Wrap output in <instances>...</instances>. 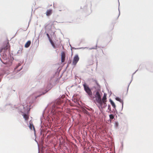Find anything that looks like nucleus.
<instances>
[{
    "label": "nucleus",
    "instance_id": "obj_13",
    "mask_svg": "<svg viewBox=\"0 0 153 153\" xmlns=\"http://www.w3.org/2000/svg\"><path fill=\"white\" fill-rule=\"evenodd\" d=\"M51 43V44L52 45V46L53 47V48H56V46L55 45V44L54 43V42H53V41H52V39H51L50 40H49Z\"/></svg>",
    "mask_w": 153,
    "mask_h": 153
},
{
    "label": "nucleus",
    "instance_id": "obj_2",
    "mask_svg": "<svg viewBox=\"0 0 153 153\" xmlns=\"http://www.w3.org/2000/svg\"><path fill=\"white\" fill-rule=\"evenodd\" d=\"M10 49V47L8 42L7 43L4 44L1 48L0 49V52H5L8 50L9 51Z\"/></svg>",
    "mask_w": 153,
    "mask_h": 153
},
{
    "label": "nucleus",
    "instance_id": "obj_7",
    "mask_svg": "<svg viewBox=\"0 0 153 153\" xmlns=\"http://www.w3.org/2000/svg\"><path fill=\"white\" fill-rule=\"evenodd\" d=\"M93 57H92L91 58L89 59L88 61V64L89 65H91L93 64L94 61L92 59Z\"/></svg>",
    "mask_w": 153,
    "mask_h": 153
},
{
    "label": "nucleus",
    "instance_id": "obj_3",
    "mask_svg": "<svg viewBox=\"0 0 153 153\" xmlns=\"http://www.w3.org/2000/svg\"><path fill=\"white\" fill-rule=\"evenodd\" d=\"M5 55H3L2 56V58L4 59V61H2V62L4 64H7L8 66H10L11 65L12 63V62L11 60L10 59H7L5 57Z\"/></svg>",
    "mask_w": 153,
    "mask_h": 153
},
{
    "label": "nucleus",
    "instance_id": "obj_9",
    "mask_svg": "<svg viewBox=\"0 0 153 153\" xmlns=\"http://www.w3.org/2000/svg\"><path fill=\"white\" fill-rule=\"evenodd\" d=\"M31 44V41H28L25 44V47L26 48H28Z\"/></svg>",
    "mask_w": 153,
    "mask_h": 153
},
{
    "label": "nucleus",
    "instance_id": "obj_5",
    "mask_svg": "<svg viewBox=\"0 0 153 153\" xmlns=\"http://www.w3.org/2000/svg\"><path fill=\"white\" fill-rule=\"evenodd\" d=\"M79 58L78 56L77 55H75L73 59L72 62L73 64L74 65H75L79 61Z\"/></svg>",
    "mask_w": 153,
    "mask_h": 153
},
{
    "label": "nucleus",
    "instance_id": "obj_6",
    "mask_svg": "<svg viewBox=\"0 0 153 153\" xmlns=\"http://www.w3.org/2000/svg\"><path fill=\"white\" fill-rule=\"evenodd\" d=\"M65 53L62 51L61 53V59L62 62H65Z\"/></svg>",
    "mask_w": 153,
    "mask_h": 153
},
{
    "label": "nucleus",
    "instance_id": "obj_16",
    "mask_svg": "<svg viewBox=\"0 0 153 153\" xmlns=\"http://www.w3.org/2000/svg\"><path fill=\"white\" fill-rule=\"evenodd\" d=\"M46 35H47V37H48V39H49V40H50L51 39L50 38V36H49V34L48 33H47Z\"/></svg>",
    "mask_w": 153,
    "mask_h": 153
},
{
    "label": "nucleus",
    "instance_id": "obj_18",
    "mask_svg": "<svg viewBox=\"0 0 153 153\" xmlns=\"http://www.w3.org/2000/svg\"><path fill=\"white\" fill-rule=\"evenodd\" d=\"M108 109H110V110L111 109L110 106L109 105H108Z\"/></svg>",
    "mask_w": 153,
    "mask_h": 153
},
{
    "label": "nucleus",
    "instance_id": "obj_17",
    "mask_svg": "<svg viewBox=\"0 0 153 153\" xmlns=\"http://www.w3.org/2000/svg\"><path fill=\"white\" fill-rule=\"evenodd\" d=\"M20 64H19V65H18V66H16V67L15 69H17V68H18V66H20Z\"/></svg>",
    "mask_w": 153,
    "mask_h": 153
},
{
    "label": "nucleus",
    "instance_id": "obj_12",
    "mask_svg": "<svg viewBox=\"0 0 153 153\" xmlns=\"http://www.w3.org/2000/svg\"><path fill=\"white\" fill-rule=\"evenodd\" d=\"M110 101L111 102V104L112 106L114 108H115L116 107V105L114 103V102L112 101L111 100H110Z\"/></svg>",
    "mask_w": 153,
    "mask_h": 153
},
{
    "label": "nucleus",
    "instance_id": "obj_14",
    "mask_svg": "<svg viewBox=\"0 0 153 153\" xmlns=\"http://www.w3.org/2000/svg\"><path fill=\"white\" fill-rule=\"evenodd\" d=\"M29 127L31 129H32V128H33V129L34 130H35V128H34V126H33V125L32 124H31V123H30V125H29Z\"/></svg>",
    "mask_w": 153,
    "mask_h": 153
},
{
    "label": "nucleus",
    "instance_id": "obj_11",
    "mask_svg": "<svg viewBox=\"0 0 153 153\" xmlns=\"http://www.w3.org/2000/svg\"><path fill=\"white\" fill-rule=\"evenodd\" d=\"M116 100L117 101H118L122 103V105H123V100H121V99H120V98H119L118 97H116Z\"/></svg>",
    "mask_w": 153,
    "mask_h": 153
},
{
    "label": "nucleus",
    "instance_id": "obj_1",
    "mask_svg": "<svg viewBox=\"0 0 153 153\" xmlns=\"http://www.w3.org/2000/svg\"><path fill=\"white\" fill-rule=\"evenodd\" d=\"M95 100H94V102L99 107H102L103 104L105 105V107L106 106V94L105 93L104 94L103 97L102 99H101V96L98 91H97L95 95Z\"/></svg>",
    "mask_w": 153,
    "mask_h": 153
},
{
    "label": "nucleus",
    "instance_id": "obj_15",
    "mask_svg": "<svg viewBox=\"0 0 153 153\" xmlns=\"http://www.w3.org/2000/svg\"><path fill=\"white\" fill-rule=\"evenodd\" d=\"M109 117L110 120H112L114 118V115L112 114H111L109 115Z\"/></svg>",
    "mask_w": 153,
    "mask_h": 153
},
{
    "label": "nucleus",
    "instance_id": "obj_20",
    "mask_svg": "<svg viewBox=\"0 0 153 153\" xmlns=\"http://www.w3.org/2000/svg\"><path fill=\"white\" fill-rule=\"evenodd\" d=\"M1 81V79H0V82Z\"/></svg>",
    "mask_w": 153,
    "mask_h": 153
},
{
    "label": "nucleus",
    "instance_id": "obj_8",
    "mask_svg": "<svg viewBox=\"0 0 153 153\" xmlns=\"http://www.w3.org/2000/svg\"><path fill=\"white\" fill-rule=\"evenodd\" d=\"M52 13V10L49 9L46 12V15L47 16H50Z\"/></svg>",
    "mask_w": 153,
    "mask_h": 153
},
{
    "label": "nucleus",
    "instance_id": "obj_4",
    "mask_svg": "<svg viewBox=\"0 0 153 153\" xmlns=\"http://www.w3.org/2000/svg\"><path fill=\"white\" fill-rule=\"evenodd\" d=\"M84 89L88 94V95L90 97L92 96V92L91 89L89 88V87L86 85L85 84L83 85Z\"/></svg>",
    "mask_w": 153,
    "mask_h": 153
},
{
    "label": "nucleus",
    "instance_id": "obj_10",
    "mask_svg": "<svg viewBox=\"0 0 153 153\" xmlns=\"http://www.w3.org/2000/svg\"><path fill=\"white\" fill-rule=\"evenodd\" d=\"M22 115L23 116V117L25 120L27 121L28 120L29 118V117L28 115L26 114H23Z\"/></svg>",
    "mask_w": 153,
    "mask_h": 153
},
{
    "label": "nucleus",
    "instance_id": "obj_19",
    "mask_svg": "<svg viewBox=\"0 0 153 153\" xmlns=\"http://www.w3.org/2000/svg\"><path fill=\"white\" fill-rule=\"evenodd\" d=\"M97 46H96V48H91V49H96V48H97Z\"/></svg>",
    "mask_w": 153,
    "mask_h": 153
}]
</instances>
